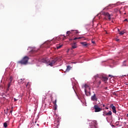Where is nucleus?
<instances>
[{"label":"nucleus","mask_w":128,"mask_h":128,"mask_svg":"<svg viewBox=\"0 0 128 128\" xmlns=\"http://www.w3.org/2000/svg\"><path fill=\"white\" fill-rule=\"evenodd\" d=\"M38 62H44V64H47L48 66H53L54 64H56L58 62H60V59L56 57L52 58L51 60H48V59L46 58L42 59H38Z\"/></svg>","instance_id":"obj_1"},{"label":"nucleus","mask_w":128,"mask_h":128,"mask_svg":"<svg viewBox=\"0 0 128 128\" xmlns=\"http://www.w3.org/2000/svg\"><path fill=\"white\" fill-rule=\"evenodd\" d=\"M93 80H95V82H94V84H96V87L98 88L102 82L100 80H103V82H106V80H108V77L97 74L94 76Z\"/></svg>","instance_id":"obj_2"},{"label":"nucleus","mask_w":128,"mask_h":128,"mask_svg":"<svg viewBox=\"0 0 128 128\" xmlns=\"http://www.w3.org/2000/svg\"><path fill=\"white\" fill-rule=\"evenodd\" d=\"M28 56H25L21 60L18 62V64H28Z\"/></svg>","instance_id":"obj_3"},{"label":"nucleus","mask_w":128,"mask_h":128,"mask_svg":"<svg viewBox=\"0 0 128 128\" xmlns=\"http://www.w3.org/2000/svg\"><path fill=\"white\" fill-rule=\"evenodd\" d=\"M100 14H102L105 18H108V20H110V14L108 12L102 11Z\"/></svg>","instance_id":"obj_4"},{"label":"nucleus","mask_w":128,"mask_h":128,"mask_svg":"<svg viewBox=\"0 0 128 128\" xmlns=\"http://www.w3.org/2000/svg\"><path fill=\"white\" fill-rule=\"evenodd\" d=\"M98 97L96 96V95L94 94L93 96H91V100L92 102H98Z\"/></svg>","instance_id":"obj_5"},{"label":"nucleus","mask_w":128,"mask_h":128,"mask_svg":"<svg viewBox=\"0 0 128 128\" xmlns=\"http://www.w3.org/2000/svg\"><path fill=\"white\" fill-rule=\"evenodd\" d=\"M124 4V2H118L116 4H110L109 5V6H112V7H114V6H120V4Z\"/></svg>","instance_id":"obj_6"},{"label":"nucleus","mask_w":128,"mask_h":128,"mask_svg":"<svg viewBox=\"0 0 128 128\" xmlns=\"http://www.w3.org/2000/svg\"><path fill=\"white\" fill-rule=\"evenodd\" d=\"M112 111H109L108 112H106V111H104L103 112L102 116H112Z\"/></svg>","instance_id":"obj_7"},{"label":"nucleus","mask_w":128,"mask_h":128,"mask_svg":"<svg viewBox=\"0 0 128 128\" xmlns=\"http://www.w3.org/2000/svg\"><path fill=\"white\" fill-rule=\"evenodd\" d=\"M28 50H29L30 52H36L38 50H36L35 48L28 47Z\"/></svg>","instance_id":"obj_8"},{"label":"nucleus","mask_w":128,"mask_h":128,"mask_svg":"<svg viewBox=\"0 0 128 128\" xmlns=\"http://www.w3.org/2000/svg\"><path fill=\"white\" fill-rule=\"evenodd\" d=\"M94 108L95 110V112H101L102 110V108H100L98 105H94Z\"/></svg>","instance_id":"obj_9"},{"label":"nucleus","mask_w":128,"mask_h":128,"mask_svg":"<svg viewBox=\"0 0 128 128\" xmlns=\"http://www.w3.org/2000/svg\"><path fill=\"white\" fill-rule=\"evenodd\" d=\"M110 108L112 109V112H114V114H116V106H114V104H111L110 105Z\"/></svg>","instance_id":"obj_10"},{"label":"nucleus","mask_w":128,"mask_h":128,"mask_svg":"<svg viewBox=\"0 0 128 128\" xmlns=\"http://www.w3.org/2000/svg\"><path fill=\"white\" fill-rule=\"evenodd\" d=\"M93 124L94 125L90 126V128H98V126H96V121H94Z\"/></svg>","instance_id":"obj_11"},{"label":"nucleus","mask_w":128,"mask_h":128,"mask_svg":"<svg viewBox=\"0 0 128 128\" xmlns=\"http://www.w3.org/2000/svg\"><path fill=\"white\" fill-rule=\"evenodd\" d=\"M78 48V45L76 44V42H74L72 44V50L73 48Z\"/></svg>","instance_id":"obj_12"},{"label":"nucleus","mask_w":128,"mask_h":128,"mask_svg":"<svg viewBox=\"0 0 128 128\" xmlns=\"http://www.w3.org/2000/svg\"><path fill=\"white\" fill-rule=\"evenodd\" d=\"M84 92L86 94V96H90V92H87L86 91V89H84Z\"/></svg>","instance_id":"obj_13"},{"label":"nucleus","mask_w":128,"mask_h":128,"mask_svg":"<svg viewBox=\"0 0 128 128\" xmlns=\"http://www.w3.org/2000/svg\"><path fill=\"white\" fill-rule=\"evenodd\" d=\"M24 78H21L20 80H19L18 81V84H24Z\"/></svg>","instance_id":"obj_14"},{"label":"nucleus","mask_w":128,"mask_h":128,"mask_svg":"<svg viewBox=\"0 0 128 128\" xmlns=\"http://www.w3.org/2000/svg\"><path fill=\"white\" fill-rule=\"evenodd\" d=\"M54 124H56V126H59L60 125V120H54Z\"/></svg>","instance_id":"obj_15"},{"label":"nucleus","mask_w":128,"mask_h":128,"mask_svg":"<svg viewBox=\"0 0 128 128\" xmlns=\"http://www.w3.org/2000/svg\"><path fill=\"white\" fill-rule=\"evenodd\" d=\"M54 106H55L54 110H55L58 108V105H56V100H55V102H54Z\"/></svg>","instance_id":"obj_16"},{"label":"nucleus","mask_w":128,"mask_h":128,"mask_svg":"<svg viewBox=\"0 0 128 128\" xmlns=\"http://www.w3.org/2000/svg\"><path fill=\"white\" fill-rule=\"evenodd\" d=\"M81 44H82L83 46H88V44H86V42H82Z\"/></svg>","instance_id":"obj_17"},{"label":"nucleus","mask_w":128,"mask_h":128,"mask_svg":"<svg viewBox=\"0 0 128 128\" xmlns=\"http://www.w3.org/2000/svg\"><path fill=\"white\" fill-rule=\"evenodd\" d=\"M84 90H86V88H89L90 86H88V85L85 84L84 86Z\"/></svg>","instance_id":"obj_18"},{"label":"nucleus","mask_w":128,"mask_h":128,"mask_svg":"<svg viewBox=\"0 0 128 128\" xmlns=\"http://www.w3.org/2000/svg\"><path fill=\"white\" fill-rule=\"evenodd\" d=\"M70 68H72V67H70V66H67L66 72H69Z\"/></svg>","instance_id":"obj_19"},{"label":"nucleus","mask_w":128,"mask_h":128,"mask_svg":"<svg viewBox=\"0 0 128 128\" xmlns=\"http://www.w3.org/2000/svg\"><path fill=\"white\" fill-rule=\"evenodd\" d=\"M124 34H126V30H122L121 32H120L119 34H120V36H122Z\"/></svg>","instance_id":"obj_20"},{"label":"nucleus","mask_w":128,"mask_h":128,"mask_svg":"<svg viewBox=\"0 0 128 128\" xmlns=\"http://www.w3.org/2000/svg\"><path fill=\"white\" fill-rule=\"evenodd\" d=\"M4 128H7L8 127V124L6 123V122H4Z\"/></svg>","instance_id":"obj_21"},{"label":"nucleus","mask_w":128,"mask_h":128,"mask_svg":"<svg viewBox=\"0 0 128 128\" xmlns=\"http://www.w3.org/2000/svg\"><path fill=\"white\" fill-rule=\"evenodd\" d=\"M99 104H100V106H103V107L105 106L104 104L99 103Z\"/></svg>","instance_id":"obj_22"},{"label":"nucleus","mask_w":128,"mask_h":128,"mask_svg":"<svg viewBox=\"0 0 128 128\" xmlns=\"http://www.w3.org/2000/svg\"><path fill=\"white\" fill-rule=\"evenodd\" d=\"M62 45H60V46H57L58 50L60 48H62Z\"/></svg>","instance_id":"obj_23"},{"label":"nucleus","mask_w":128,"mask_h":128,"mask_svg":"<svg viewBox=\"0 0 128 128\" xmlns=\"http://www.w3.org/2000/svg\"><path fill=\"white\" fill-rule=\"evenodd\" d=\"M30 84L29 82L28 83V84L26 85V88H30Z\"/></svg>","instance_id":"obj_24"},{"label":"nucleus","mask_w":128,"mask_h":128,"mask_svg":"<svg viewBox=\"0 0 128 128\" xmlns=\"http://www.w3.org/2000/svg\"><path fill=\"white\" fill-rule=\"evenodd\" d=\"M72 34V32L70 31H68L66 32V34Z\"/></svg>","instance_id":"obj_25"},{"label":"nucleus","mask_w":128,"mask_h":128,"mask_svg":"<svg viewBox=\"0 0 128 128\" xmlns=\"http://www.w3.org/2000/svg\"><path fill=\"white\" fill-rule=\"evenodd\" d=\"M80 38H80V37H79V38H74V40H80Z\"/></svg>","instance_id":"obj_26"},{"label":"nucleus","mask_w":128,"mask_h":128,"mask_svg":"<svg viewBox=\"0 0 128 128\" xmlns=\"http://www.w3.org/2000/svg\"><path fill=\"white\" fill-rule=\"evenodd\" d=\"M126 60H124L123 62V64H122V66H126V64H124V62H126Z\"/></svg>","instance_id":"obj_27"},{"label":"nucleus","mask_w":128,"mask_h":128,"mask_svg":"<svg viewBox=\"0 0 128 128\" xmlns=\"http://www.w3.org/2000/svg\"><path fill=\"white\" fill-rule=\"evenodd\" d=\"M10 82H12V77L10 76Z\"/></svg>","instance_id":"obj_28"},{"label":"nucleus","mask_w":128,"mask_h":128,"mask_svg":"<svg viewBox=\"0 0 128 128\" xmlns=\"http://www.w3.org/2000/svg\"><path fill=\"white\" fill-rule=\"evenodd\" d=\"M108 10V7L105 8H104L103 9V10Z\"/></svg>","instance_id":"obj_29"},{"label":"nucleus","mask_w":128,"mask_h":128,"mask_svg":"<svg viewBox=\"0 0 128 128\" xmlns=\"http://www.w3.org/2000/svg\"><path fill=\"white\" fill-rule=\"evenodd\" d=\"M75 32H76V34H78V30H75Z\"/></svg>","instance_id":"obj_30"},{"label":"nucleus","mask_w":128,"mask_h":128,"mask_svg":"<svg viewBox=\"0 0 128 128\" xmlns=\"http://www.w3.org/2000/svg\"><path fill=\"white\" fill-rule=\"evenodd\" d=\"M14 102H16V100H16V98H14Z\"/></svg>","instance_id":"obj_31"},{"label":"nucleus","mask_w":128,"mask_h":128,"mask_svg":"<svg viewBox=\"0 0 128 128\" xmlns=\"http://www.w3.org/2000/svg\"><path fill=\"white\" fill-rule=\"evenodd\" d=\"M112 128H115L114 125H113V124L112 125Z\"/></svg>","instance_id":"obj_32"},{"label":"nucleus","mask_w":128,"mask_h":128,"mask_svg":"<svg viewBox=\"0 0 128 128\" xmlns=\"http://www.w3.org/2000/svg\"><path fill=\"white\" fill-rule=\"evenodd\" d=\"M105 108H106V110H108V107H106Z\"/></svg>","instance_id":"obj_33"},{"label":"nucleus","mask_w":128,"mask_h":128,"mask_svg":"<svg viewBox=\"0 0 128 128\" xmlns=\"http://www.w3.org/2000/svg\"><path fill=\"white\" fill-rule=\"evenodd\" d=\"M12 110H10V114H12Z\"/></svg>","instance_id":"obj_34"},{"label":"nucleus","mask_w":128,"mask_h":128,"mask_svg":"<svg viewBox=\"0 0 128 128\" xmlns=\"http://www.w3.org/2000/svg\"><path fill=\"white\" fill-rule=\"evenodd\" d=\"M124 20V22H126V20H128V19H125Z\"/></svg>","instance_id":"obj_35"},{"label":"nucleus","mask_w":128,"mask_h":128,"mask_svg":"<svg viewBox=\"0 0 128 128\" xmlns=\"http://www.w3.org/2000/svg\"><path fill=\"white\" fill-rule=\"evenodd\" d=\"M94 41H92V44H94Z\"/></svg>","instance_id":"obj_36"},{"label":"nucleus","mask_w":128,"mask_h":128,"mask_svg":"<svg viewBox=\"0 0 128 128\" xmlns=\"http://www.w3.org/2000/svg\"><path fill=\"white\" fill-rule=\"evenodd\" d=\"M72 64H76V62H72Z\"/></svg>","instance_id":"obj_37"},{"label":"nucleus","mask_w":128,"mask_h":128,"mask_svg":"<svg viewBox=\"0 0 128 128\" xmlns=\"http://www.w3.org/2000/svg\"><path fill=\"white\" fill-rule=\"evenodd\" d=\"M118 40H116V41H117V42H118Z\"/></svg>","instance_id":"obj_38"},{"label":"nucleus","mask_w":128,"mask_h":128,"mask_svg":"<svg viewBox=\"0 0 128 128\" xmlns=\"http://www.w3.org/2000/svg\"><path fill=\"white\" fill-rule=\"evenodd\" d=\"M126 116L127 118H128V114H126Z\"/></svg>","instance_id":"obj_39"},{"label":"nucleus","mask_w":128,"mask_h":128,"mask_svg":"<svg viewBox=\"0 0 128 128\" xmlns=\"http://www.w3.org/2000/svg\"><path fill=\"white\" fill-rule=\"evenodd\" d=\"M106 88H108V87H106Z\"/></svg>","instance_id":"obj_40"},{"label":"nucleus","mask_w":128,"mask_h":128,"mask_svg":"<svg viewBox=\"0 0 128 128\" xmlns=\"http://www.w3.org/2000/svg\"><path fill=\"white\" fill-rule=\"evenodd\" d=\"M109 76H110V74H109Z\"/></svg>","instance_id":"obj_41"},{"label":"nucleus","mask_w":128,"mask_h":128,"mask_svg":"<svg viewBox=\"0 0 128 128\" xmlns=\"http://www.w3.org/2000/svg\"><path fill=\"white\" fill-rule=\"evenodd\" d=\"M38 66H40V65H37Z\"/></svg>","instance_id":"obj_42"},{"label":"nucleus","mask_w":128,"mask_h":128,"mask_svg":"<svg viewBox=\"0 0 128 128\" xmlns=\"http://www.w3.org/2000/svg\"><path fill=\"white\" fill-rule=\"evenodd\" d=\"M74 31V30H72L71 32H73Z\"/></svg>","instance_id":"obj_43"},{"label":"nucleus","mask_w":128,"mask_h":128,"mask_svg":"<svg viewBox=\"0 0 128 128\" xmlns=\"http://www.w3.org/2000/svg\"><path fill=\"white\" fill-rule=\"evenodd\" d=\"M10 85L9 84V86H8V88H10Z\"/></svg>","instance_id":"obj_44"},{"label":"nucleus","mask_w":128,"mask_h":128,"mask_svg":"<svg viewBox=\"0 0 128 128\" xmlns=\"http://www.w3.org/2000/svg\"><path fill=\"white\" fill-rule=\"evenodd\" d=\"M115 10H118L116 9Z\"/></svg>","instance_id":"obj_45"},{"label":"nucleus","mask_w":128,"mask_h":128,"mask_svg":"<svg viewBox=\"0 0 128 128\" xmlns=\"http://www.w3.org/2000/svg\"><path fill=\"white\" fill-rule=\"evenodd\" d=\"M98 16H100V14H98Z\"/></svg>","instance_id":"obj_46"},{"label":"nucleus","mask_w":128,"mask_h":128,"mask_svg":"<svg viewBox=\"0 0 128 128\" xmlns=\"http://www.w3.org/2000/svg\"><path fill=\"white\" fill-rule=\"evenodd\" d=\"M45 44H46V42Z\"/></svg>","instance_id":"obj_47"}]
</instances>
